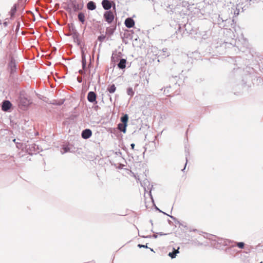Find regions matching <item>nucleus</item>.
Listing matches in <instances>:
<instances>
[{"label":"nucleus","instance_id":"nucleus-25","mask_svg":"<svg viewBox=\"0 0 263 263\" xmlns=\"http://www.w3.org/2000/svg\"><path fill=\"white\" fill-rule=\"evenodd\" d=\"M179 247H178L177 249H176L175 248H173V251L171 252H169L168 254V256H170L172 259L175 258L177 256V254L179 253Z\"/></svg>","mask_w":263,"mask_h":263},{"label":"nucleus","instance_id":"nucleus-40","mask_svg":"<svg viewBox=\"0 0 263 263\" xmlns=\"http://www.w3.org/2000/svg\"><path fill=\"white\" fill-rule=\"evenodd\" d=\"M106 37V36L105 35L101 34L98 36L97 40L101 43L104 41Z\"/></svg>","mask_w":263,"mask_h":263},{"label":"nucleus","instance_id":"nucleus-42","mask_svg":"<svg viewBox=\"0 0 263 263\" xmlns=\"http://www.w3.org/2000/svg\"><path fill=\"white\" fill-rule=\"evenodd\" d=\"M64 9L69 13L72 12V8L70 7V2H67V6L65 7Z\"/></svg>","mask_w":263,"mask_h":263},{"label":"nucleus","instance_id":"nucleus-55","mask_svg":"<svg viewBox=\"0 0 263 263\" xmlns=\"http://www.w3.org/2000/svg\"><path fill=\"white\" fill-rule=\"evenodd\" d=\"M158 234H157V233H156L152 235V238L156 239L158 237Z\"/></svg>","mask_w":263,"mask_h":263},{"label":"nucleus","instance_id":"nucleus-39","mask_svg":"<svg viewBox=\"0 0 263 263\" xmlns=\"http://www.w3.org/2000/svg\"><path fill=\"white\" fill-rule=\"evenodd\" d=\"M193 54L192 58H194L195 59H199L200 58V54L197 51H195L194 52H192V53Z\"/></svg>","mask_w":263,"mask_h":263},{"label":"nucleus","instance_id":"nucleus-13","mask_svg":"<svg viewBox=\"0 0 263 263\" xmlns=\"http://www.w3.org/2000/svg\"><path fill=\"white\" fill-rule=\"evenodd\" d=\"M12 103L8 100H4L2 103V110L5 112L9 111L12 107Z\"/></svg>","mask_w":263,"mask_h":263},{"label":"nucleus","instance_id":"nucleus-26","mask_svg":"<svg viewBox=\"0 0 263 263\" xmlns=\"http://www.w3.org/2000/svg\"><path fill=\"white\" fill-rule=\"evenodd\" d=\"M224 18L220 16V15H218L217 24L219 28L222 29V28H226V25L223 24Z\"/></svg>","mask_w":263,"mask_h":263},{"label":"nucleus","instance_id":"nucleus-8","mask_svg":"<svg viewBox=\"0 0 263 263\" xmlns=\"http://www.w3.org/2000/svg\"><path fill=\"white\" fill-rule=\"evenodd\" d=\"M24 152L30 155H36L40 152V148L35 143L26 144Z\"/></svg>","mask_w":263,"mask_h":263},{"label":"nucleus","instance_id":"nucleus-52","mask_svg":"<svg viewBox=\"0 0 263 263\" xmlns=\"http://www.w3.org/2000/svg\"><path fill=\"white\" fill-rule=\"evenodd\" d=\"M167 216H169L175 222H176V221H177V219L175 217H174V216H173L172 215H167Z\"/></svg>","mask_w":263,"mask_h":263},{"label":"nucleus","instance_id":"nucleus-20","mask_svg":"<svg viewBox=\"0 0 263 263\" xmlns=\"http://www.w3.org/2000/svg\"><path fill=\"white\" fill-rule=\"evenodd\" d=\"M124 35V37L132 40L134 38V31L133 30L126 29Z\"/></svg>","mask_w":263,"mask_h":263},{"label":"nucleus","instance_id":"nucleus-16","mask_svg":"<svg viewBox=\"0 0 263 263\" xmlns=\"http://www.w3.org/2000/svg\"><path fill=\"white\" fill-rule=\"evenodd\" d=\"M92 135L91 130L89 128H85L81 132V137L84 139H88L90 138Z\"/></svg>","mask_w":263,"mask_h":263},{"label":"nucleus","instance_id":"nucleus-4","mask_svg":"<svg viewBox=\"0 0 263 263\" xmlns=\"http://www.w3.org/2000/svg\"><path fill=\"white\" fill-rule=\"evenodd\" d=\"M170 70L173 73L176 74V75L172 74V78L170 79V81L176 85L177 84V80L178 78L177 74H179L183 71L182 65L176 62H173Z\"/></svg>","mask_w":263,"mask_h":263},{"label":"nucleus","instance_id":"nucleus-47","mask_svg":"<svg viewBox=\"0 0 263 263\" xmlns=\"http://www.w3.org/2000/svg\"><path fill=\"white\" fill-rule=\"evenodd\" d=\"M147 245V243L146 245L138 244V247L139 248H148Z\"/></svg>","mask_w":263,"mask_h":263},{"label":"nucleus","instance_id":"nucleus-64","mask_svg":"<svg viewBox=\"0 0 263 263\" xmlns=\"http://www.w3.org/2000/svg\"><path fill=\"white\" fill-rule=\"evenodd\" d=\"M98 79H99L98 82L99 83L100 82V76L99 74H98Z\"/></svg>","mask_w":263,"mask_h":263},{"label":"nucleus","instance_id":"nucleus-1","mask_svg":"<svg viewBox=\"0 0 263 263\" xmlns=\"http://www.w3.org/2000/svg\"><path fill=\"white\" fill-rule=\"evenodd\" d=\"M250 71H245L240 67L234 68L230 74L232 78L236 79L238 85H241L242 86H246L251 81H253L254 75L252 73L254 71L253 68L248 67Z\"/></svg>","mask_w":263,"mask_h":263},{"label":"nucleus","instance_id":"nucleus-32","mask_svg":"<svg viewBox=\"0 0 263 263\" xmlns=\"http://www.w3.org/2000/svg\"><path fill=\"white\" fill-rule=\"evenodd\" d=\"M78 17L79 21L82 23L84 24L85 22V16L83 12H79L78 14Z\"/></svg>","mask_w":263,"mask_h":263},{"label":"nucleus","instance_id":"nucleus-35","mask_svg":"<svg viewBox=\"0 0 263 263\" xmlns=\"http://www.w3.org/2000/svg\"><path fill=\"white\" fill-rule=\"evenodd\" d=\"M233 20H231L230 18H226L223 21V24L226 25V28H223L224 29H228V28L230 27V24H231V22H233Z\"/></svg>","mask_w":263,"mask_h":263},{"label":"nucleus","instance_id":"nucleus-56","mask_svg":"<svg viewBox=\"0 0 263 263\" xmlns=\"http://www.w3.org/2000/svg\"><path fill=\"white\" fill-rule=\"evenodd\" d=\"M135 146V144L134 143H133L132 144H130L131 148L132 149H134Z\"/></svg>","mask_w":263,"mask_h":263},{"label":"nucleus","instance_id":"nucleus-41","mask_svg":"<svg viewBox=\"0 0 263 263\" xmlns=\"http://www.w3.org/2000/svg\"><path fill=\"white\" fill-rule=\"evenodd\" d=\"M233 241V243H236V246L240 249H243L244 247H245V243L243 242H234Z\"/></svg>","mask_w":263,"mask_h":263},{"label":"nucleus","instance_id":"nucleus-33","mask_svg":"<svg viewBox=\"0 0 263 263\" xmlns=\"http://www.w3.org/2000/svg\"><path fill=\"white\" fill-rule=\"evenodd\" d=\"M64 99L53 100L51 103L54 105L61 106L64 103Z\"/></svg>","mask_w":263,"mask_h":263},{"label":"nucleus","instance_id":"nucleus-43","mask_svg":"<svg viewBox=\"0 0 263 263\" xmlns=\"http://www.w3.org/2000/svg\"><path fill=\"white\" fill-rule=\"evenodd\" d=\"M255 2H258L257 0H245V1L246 4L248 3L249 6L252 4H254Z\"/></svg>","mask_w":263,"mask_h":263},{"label":"nucleus","instance_id":"nucleus-30","mask_svg":"<svg viewBox=\"0 0 263 263\" xmlns=\"http://www.w3.org/2000/svg\"><path fill=\"white\" fill-rule=\"evenodd\" d=\"M116 89L117 88L115 85L114 84H112L107 86L106 90L109 93H113L116 91Z\"/></svg>","mask_w":263,"mask_h":263},{"label":"nucleus","instance_id":"nucleus-61","mask_svg":"<svg viewBox=\"0 0 263 263\" xmlns=\"http://www.w3.org/2000/svg\"><path fill=\"white\" fill-rule=\"evenodd\" d=\"M152 238V235H147V236H145V238Z\"/></svg>","mask_w":263,"mask_h":263},{"label":"nucleus","instance_id":"nucleus-50","mask_svg":"<svg viewBox=\"0 0 263 263\" xmlns=\"http://www.w3.org/2000/svg\"><path fill=\"white\" fill-rule=\"evenodd\" d=\"M82 68L83 69L85 70L86 71V66H87V62H83L82 63Z\"/></svg>","mask_w":263,"mask_h":263},{"label":"nucleus","instance_id":"nucleus-10","mask_svg":"<svg viewBox=\"0 0 263 263\" xmlns=\"http://www.w3.org/2000/svg\"><path fill=\"white\" fill-rule=\"evenodd\" d=\"M103 9L106 11L110 10L111 7L116 11V4L114 1L109 0H102L101 2Z\"/></svg>","mask_w":263,"mask_h":263},{"label":"nucleus","instance_id":"nucleus-22","mask_svg":"<svg viewBox=\"0 0 263 263\" xmlns=\"http://www.w3.org/2000/svg\"><path fill=\"white\" fill-rule=\"evenodd\" d=\"M126 59L121 58L117 64L118 67L120 69H124L126 67Z\"/></svg>","mask_w":263,"mask_h":263},{"label":"nucleus","instance_id":"nucleus-58","mask_svg":"<svg viewBox=\"0 0 263 263\" xmlns=\"http://www.w3.org/2000/svg\"><path fill=\"white\" fill-rule=\"evenodd\" d=\"M176 223L179 224V225H182V223L177 219V221H176Z\"/></svg>","mask_w":263,"mask_h":263},{"label":"nucleus","instance_id":"nucleus-28","mask_svg":"<svg viewBox=\"0 0 263 263\" xmlns=\"http://www.w3.org/2000/svg\"><path fill=\"white\" fill-rule=\"evenodd\" d=\"M127 127V125H126L125 124H122L121 123H119L117 125V128H118V129L120 132H122L124 134H125L126 132Z\"/></svg>","mask_w":263,"mask_h":263},{"label":"nucleus","instance_id":"nucleus-38","mask_svg":"<svg viewBox=\"0 0 263 263\" xmlns=\"http://www.w3.org/2000/svg\"><path fill=\"white\" fill-rule=\"evenodd\" d=\"M68 29L70 31H72V33L73 32H78L77 30L76 29V27L73 23H71L70 24L68 25Z\"/></svg>","mask_w":263,"mask_h":263},{"label":"nucleus","instance_id":"nucleus-45","mask_svg":"<svg viewBox=\"0 0 263 263\" xmlns=\"http://www.w3.org/2000/svg\"><path fill=\"white\" fill-rule=\"evenodd\" d=\"M241 12L239 10H237V8L235 7V9H234V16H237L239 13Z\"/></svg>","mask_w":263,"mask_h":263},{"label":"nucleus","instance_id":"nucleus-36","mask_svg":"<svg viewBox=\"0 0 263 263\" xmlns=\"http://www.w3.org/2000/svg\"><path fill=\"white\" fill-rule=\"evenodd\" d=\"M126 92H127V95L128 96H129L130 98L133 97V96L135 94V91H134L133 88L131 87H128L127 88Z\"/></svg>","mask_w":263,"mask_h":263},{"label":"nucleus","instance_id":"nucleus-11","mask_svg":"<svg viewBox=\"0 0 263 263\" xmlns=\"http://www.w3.org/2000/svg\"><path fill=\"white\" fill-rule=\"evenodd\" d=\"M70 2V7H71L74 12H77L82 10L84 7V4L82 2L81 4H78L76 0H68Z\"/></svg>","mask_w":263,"mask_h":263},{"label":"nucleus","instance_id":"nucleus-54","mask_svg":"<svg viewBox=\"0 0 263 263\" xmlns=\"http://www.w3.org/2000/svg\"><path fill=\"white\" fill-rule=\"evenodd\" d=\"M157 234H158V235L159 236H164V235H167L170 234V233H164L163 232H159V233H157Z\"/></svg>","mask_w":263,"mask_h":263},{"label":"nucleus","instance_id":"nucleus-3","mask_svg":"<svg viewBox=\"0 0 263 263\" xmlns=\"http://www.w3.org/2000/svg\"><path fill=\"white\" fill-rule=\"evenodd\" d=\"M18 107L23 110H26L31 104L32 102L28 99V95L25 90L20 91L17 99Z\"/></svg>","mask_w":263,"mask_h":263},{"label":"nucleus","instance_id":"nucleus-6","mask_svg":"<svg viewBox=\"0 0 263 263\" xmlns=\"http://www.w3.org/2000/svg\"><path fill=\"white\" fill-rule=\"evenodd\" d=\"M190 24H184L183 27L182 28L180 25H178V29L176 31V37L178 39H180L183 35H185L189 34H191V30Z\"/></svg>","mask_w":263,"mask_h":263},{"label":"nucleus","instance_id":"nucleus-23","mask_svg":"<svg viewBox=\"0 0 263 263\" xmlns=\"http://www.w3.org/2000/svg\"><path fill=\"white\" fill-rule=\"evenodd\" d=\"M62 154H64L65 153L68 152H72L73 151L71 150L70 147V144L69 143L64 144L62 147Z\"/></svg>","mask_w":263,"mask_h":263},{"label":"nucleus","instance_id":"nucleus-62","mask_svg":"<svg viewBox=\"0 0 263 263\" xmlns=\"http://www.w3.org/2000/svg\"><path fill=\"white\" fill-rule=\"evenodd\" d=\"M186 164H187V162H186V163H185V165H184V168L182 170V171L184 172V170H185V167H186Z\"/></svg>","mask_w":263,"mask_h":263},{"label":"nucleus","instance_id":"nucleus-15","mask_svg":"<svg viewBox=\"0 0 263 263\" xmlns=\"http://www.w3.org/2000/svg\"><path fill=\"white\" fill-rule=\"evenodd\" d=\"M123 55V54L121 52H117V50L113 51L111 57V61L114 63V65L116 63L120 60L119 58Z\"/></svg>","mask_w":263,"mask_h":263},{"label":"nucleus","instance_id":"nucleus-18","mask_svg":"<svg viewBox=\"0 0 263 263\" xmlns=\"http://www.w3.org/2000/svg\"><path fill=\"white\" fill-rule=\"evenodd\" d=\"M235 7L237 8V10H239L241 12H243L249 7V5H248V3L246 4L245 2H240Z\"/></svg>","mask_w":263,"mask_h":263},{"label":"nucleus","instance_id":"nucleus-24","mask_svg":"<svg viewBox=\"0 0 263 263\" xmlns=\"http://www.w3.org/2000/svg\"><path fill=\"white\" fill-rule=\"evenodd\" d=\"M128 119H129V117H128V114H123L122 116L120 118V121H121V123L127 126Z\"/></svg>","mask_w":263,"mask_h":263},{"label":"nucleus","instance_id":"nucleus-14","mask_svg":"<svg viewBox=\"0 0 263 263\" xmlns=\"http://www.w3.org/2000/svg\"><path fill=\"white\" fill-rule=\"evenodd\" d=\"M97 95L93 91H90L88 92L87 96V99L88 102L92 103L93 104H97L98 101H97Z\"/></svg>","mask_w":263,"mask_h":263},{"label":"nucleus","instance_id":"nucleus-53","mask_svg":"<svg viewBox=\"0 0 263 263\" xmlns=\"http://www.w3.org/2000/svg\"><path fill=\"white\" fill-rule=\"evenodd\" d=\"M77 81L78 82V83H82L83 81V78L81 77H78Z\"/></svg>","mask_w":263,"mask_h":263},{"label":"nucleus","instance_id":"nucleus-46","mask_svg":"<svg viewBox=\"0 0 263 263\" xmlns=\"http://www.w3.org/2000/svg\"><path fill=\"white\" fill-rule=\"evenodd\" d=\"M114 165L116 167V168H118L119 170L123 169L124 166H125L124 164H123L122 163H119L118 166H116V164H115Z\"/></svg>","mask_w":263,"mask_h":263},{"label":"nucleus","instance_id":"nucleus-51","mask_svg":"<svg viewBox=\"0 0 263 263\" xmlns=\"http://www.w3.org/2000/svg\"><path fill=\"white\" fill-rule=\"evenodd\" d=\"M78 72L79 73L82 74H85V73H86V71L83 69H80Z\"/></svg>","mask_w":263,"mask_h":263},{"label":"nucleus","instance_id":"nucleus-49","mask_svg":"<svg viewBox=\"0 0 263 263\" xmlns=\"http://www.w3.org/2000/svg\"><path fill=\"white\" fill-rule=\"evenodd\" d=\"M92 108L96 111H98L100 108V107L97 104H94V106L92 107Z\"/></svg>","mask_w":263,"mask_h":263},{"label":"nucleus","instance_id":"nucleus-63","mask_svg":"<svg viewBox=\"0 0 263 263\" xmlns=\"http://www.w3.org/2000/svg\"><path fill=\"white\" fill-rule=\"evenodd\" d=\"M167 222H168V223L170 224H172V222L170 220H169V219L167 220Z\"/></svg>","mask_w":263,"mask_h":263},{"label":"nucleus","instance_id":"nucleus-2","mask_svg":"<svg viewBox=\"0 0 263 263\" xmlns=\"http://www.w3.org/2000/svg\"><path fill=\"white\" fill-rule=\"evenodd\" d=\"M206 238L210 240L212 242V245L217 249L222 250L224 247L229 246L230 247L226 249V252L227 253H229L231 251L232 248L234 247L233 245H231V243H233V241L231 240L217 237L215 235L210 234H206Z\"/></svg>","mask_w":263,"mask_h":263},{"label":"nucleus","instance_id":"nucleus-17","mask_svg":"<svg viewBox=\"0 0 263 263\" xmlns=\"http://www.w3.org/2000/svg\"><path fill=\"white\" fill-rule=\"evenodd\" d=\"M117 28V25H112L110 27H108L106 29V34L108 36L107 37V40H109V37L114 34L115 31H116Z\"/></svg>","mask_w":263,"mask_h":263},{"label":"nucleus","instance_id":"nucleus-59","mask_svg":"<svg viewBox=\"0 0 263 263\" xmlns=\"http://www.w3.org/2000/svg\"><path fill=\"white\" fill-rule=\"evenodd\" d=\"M20 23H18V24H17V25L16 28V30H18L19 28H20Z\"/></svg>","mask_w":263,"mask_h":263},{"label":"nucleus","instance_id":"nucleus-57","mask_svg":"<svg viewBox=\"0 0 263 263\" xmlns=\"http://www.w3.org/2000/svg\"><path fill=\"white\" fill-rule=\"evenodd\" d=\"M116 154L117 155H122V153H121L120 151H119L118 152H117L116 153Z\"/></svg>","mask_w":263,"mask_h":263},{"label":"nucleus","instance_id":"nucleus-19","mask_svg":"<svg viewBox=\"0 0 263 263\" xmlns=\"http://www.w3.org/2000/svg\"><path fill=\"white\" fill-rule=\"evenodd\" d=\"M124 24L127 28H131L134 27L135 22L132 17H128L125 19Z\"/></svg>","mask_w":263,"mask_h":263},{"label":"nucleus","instance_id":"nucleus-7","mask_svg":"<svg viewBox=\"0 0 263 263\" xmlns=\"http://www.w3.org/2000/svg\"><path fill=\"white\" fill-rule=\"evenodd\" d=\"M7 69L10 77H13L16 72L17 66L16 60L12 55L9 56L8 63L7 64Z\"/></svg>","mask_w":263,"mask_h":263},{"label":"nucleus","instance_id":"nucleus-5","mask_svg":"<svg viewBox=\"0 0 263 263\" xmlns=\"http://www.w3.org/2000/svg\"><path fill=\"white\" fill-rule=\"evenodd\" d=\"M218 33L217 29L214 27V25H213L212 27H210L208 30L201 31L200 32V35L202 36V39L203 40L213 39L217 37Z\"/></svg>","mask_w":263,"mask_h":263},{"label":"nucleus","instance_id":"nucleus-34","mask_svg":"<svg viewBox=\"0 0 263 263\" xmlns=\"http://www.w3.org/2000/svg\"><path fill=\"white\" fill-rule=\"evenodd\" d=\"M81 62H87L86 59V54L85 53V50L84 47H81Z\"/></svg>","mask_w":263,"mask_h":263},{"label":"nucleus","instance_id":"nucleus-21","mask_svg":"<svg viewBox=\"0 0 263 263\" xmlns=\"http://www.w3.org/2000/svg\"><path fill=\"white\" fill-rule=\"evenodd\" d=\"M19 7V4L18 3L14 4L13 6L12 7L10 12L9 14L11 17H13L15 16L16 12L17 11V8Z\"/></svg>","mask_w":263,"mask_h":263},{"label":"nucleus","instance_id":"nucleus-27","mask_svg":"<svg viewBox=\"0 0 263 263\" xmlns=\"http://www.w3.org/2000/svg\"><path fill=\"white\" fill-rule=\"evenodd\" d=\"M86 6L87 9L88 10L91 11L95 10L97 7L96 4L93 1H89L87 4Z\"/></svg>","mask_w":263,"mask_h":263},{"label":"nucleus","instance_id":"nucleus-60","mask_svg":"<svg viewBox=\"0 0 263 263\" xmlns=\"http://www.w3.org/2000/svg\"><path fill=\"white\" fill-rule=\"evenodd\" d=\"M3 25L4 26L6 27L8 25V23L7 22H4L3 23Z\"/></svg>","mask_w":263,"mask_h":263},{"label":"nucleus","instance_id":"nucleus-9","mask_svg":"<svg viewBox=\"0 0 263 263\" xmlns=\"http://www.w3.org/2000/svg\"><path fill=\"white\" fill-rule=\"evenodd\" d=\"M170 55V52L168 49L164 48L162 50H159L156 56H157V61L160 62L163 59L168 57Z\"/></svg>","mask_w":263,"mask_h":263},{"label":"nucleus","instance_id":"nucleus-31","mask_svg":"<svg viewBox=\"0 0 263 263\" xmlns=\"http://www.w3.org/2000/svg\"><path fill=\"white\" fill-rule=\"evenodd\" d=\"M15 140H16V139H14L13 140V141L14 142H15L16 146L17 148H18V149H21L22 151L24 152L26 143H23L18 142H16Z\"/></svg>","mask_w":263,"mask_h":263},{"label":"nucleus","instance_id":"nucleus-29","mask_svg":"<svg viewBox=\"0 0 263 263\" xmlns=\"http://www.w3.org/2000/svg\"><path fill=\"white\" fill-rule=\"evenodd\" d=\"M79 34L78 32H73V33H72V37H73L74 42L77 43L78 46H80L81 45V41L79 39Z\"/></svg>","mask_w":263,"mask_h":263},{"label":"nucleus","instance_id":"nucleus-48","mask_svg":"<svg viewBox=\"0 0 263 263\" xmlns=\"http://www.w3.org/2000/svg\"><path fill=\"white\" fill-rule=\"evenodd\" d=\"M122 149L126 152L129 157H131L132 158H133V156L128 153V149L125 146L122 147Z\"/></svg>","mask_w":263,"mask_h":263},{"label":"nucleus","instance_id":"nucleus-37","mask_svg":"<svg viewBox=\"0 0 263 263\" xmlns=\"http://www.w3.org/2000/svg\"><path fill=\"white\" fill-rule=\"evenodd\" d=\"M149 196H150V197H151V199H152V202H153V206H154V208H155V209L156 211H158L159 212H160V213L162 212V211H161L160 209H159V208H158L156 205V204H155V202H154V200L153 197V196H152V195L151 191H150V192H149Z\"/></svg>","mask_w":263,"mask_h":263},{"label":"nucleus","instance_id":"nucleus-12","mask_svg":"<svg viewBox=\"0 0 263 263\" xmlns=\"http://www.w3.org/2000/svg\"><path fill=\"white\" fill-rule=\"evenodd\" d=\"M103 17L108 24H110L115 18L114 14L111 10L106 11L103 14Z\"/></svg>","mask_w":263,"mask_h":263},{"label":"nucleus","instance_id":"nucleus-44","mask_svg":"<svg viewBox=\"0 0 263 263\" xmlns=\"http://www.w3.org/2000/svg\"><path fill=\"white\" fill-rule=\"evenodd\" d=\"M185 158L186 162H187V157L190 155L189 149L187 148V147H185Z\"/></svg>","mask_w":263,"mask_h":263}]
</instances>
